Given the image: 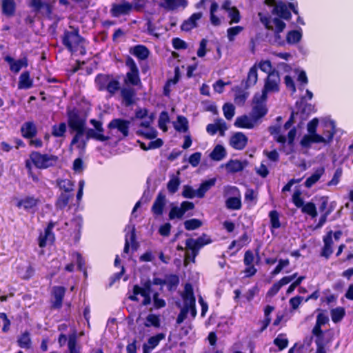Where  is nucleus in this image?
I'll return each mask as SVG.
<instances>
[{
	"mask_svg": "<svg viewBox=\"0 0 353 353\" xmlns=\"http://www.w3.org/2000/svg\"><path fill=\"white\" fill-rule=\"evenodd\" d=\"M224 117L228 120H231L235 114V107L231 103H225L223 106Z\"/></svg>",
	"mask_w": 353,
	"mask_h": 353,
	"instance_id": "48",
	"label": "nucleus"
},
{
	"mask_svg": "<svg viewBox=\"0 0 353 353\" xmlns=\"http://www.w3.org/2000/svg\"><path fill=\"white\" fill-rule=\"evenodd\" d=\"M202 225V222L197 219H192L187 220L184 222L185 228L187 230H193L200 228Z\"/></svg>",
	"mask_w": 353,
	"mask_h": 353,
	"instance_id": "55",
	"label": "nucleus"
},
{
	"mask_svg": "<svg viewBox=\"0 0 353 353\" xmlns=\"http://www.w3.org/2000/svg\"><path fill=\"white\" fill-rule=\"evenodd\" d=\"M334 138V134H327V137H323L319 134H307L301 141V145L303 148H309L313 143H328Z\"/></svg>",
	"mask_w": 353,
	"mask_h": 353,
	"instance_id": "10",
	"label": "nucleus"
},
{
	"mask_svg": "<svg viewBox=\"0 0 353 353\" xmlns=\"http://www.w3.org/2000/svg\"><path fill=\"white\" fill-rule=\"evenodd\" d=\"M133 8L132 3L123 1L119 3H112L110 12L112 17L119 18L121 16L129 15L132 11Z\"/></svg>",
	"mask_w": 353,
	"mask_h": 353,
	"instance_id": "9",
	"label": "nucleus"
},
{
	"mask_svg": "<svg viewBox=\"0 0 353 353\" xmlns=\"http://www.w3.org/2000/svg\"><path fill=\"white\" fill-rule=\"evenodd\" d=\"M68 122L70 127L75 130L76 132H85V119L81 118L74 111H70L68 113Z\"/></svg>",
	"mask_w": 353,
	"mask_h": 353,
	"instance_id": "11",
	"label": "nucleus"
},
{
	"mask_svg": "<svg viewBox=\"0 0 353 353\" xmlns=\"http://www.w3.org/2000/svg\"><path fill=\"white\" fill-rule=\"evenodd\" d=\"M72 197L73 194L62 192L57 200L56 207L60 210L65 208L68 205L70 199Z\"/></svg>",
	"mask_w": 353,
	"mask_h": 353,
	"instance_id": "42",
	"label": "nucleus"
},
{
	"mask_svg": "<svg viewBox=\"0 0 353 353\" xmlns=\"http://www.w3.org/2000/svg\"><path fill=\"white\" fill-rule=\"evenodd\" d=\"M65 293V288L62 286H56L53 288V296L54 301L52 306L54 308H60L62 305L63 299Z\"/></svg>",
	"mask_w": 353,
	"mask_h": 353,
	"instance_id": "28",
	"label": "nucleus"
},
{
	"mask_svg": "<svg viewBox=\"0 0 353 353\" xmlns=\"http://www.w3.org/2000/svg\"><path fill=\"white\" fill-rule=\"evenodd\" d=\"M169 115L168 113L165 111L162 112L159 117V126L161 130H162L163 132H165L168 130L167 128V123L169 122Z\"/></svg>",
	"mask_w": 353,
	"mask_h": 353,
	"instance_id": "54",
	"label": "nucleus"
},
{
	"mask_svg": "<svg viewBox=\"0 0 353 353\" xmlns=\"http://www.w3.org/2000/svg\"><path fill=\"white\" fill-rule=\"evenodd\" d=\"M258 79V74H257V68L255 65L252 66L248 74L246 82H245V88H248L251 86L254 85Z\"/></svg>",
	"mask_w": 353,
	"mask_h": 353,
	"instance_id": "39",
	"label": "nucleus"
},
{
	"mask_svg": "<svg viewBox=\"0 0 353 353\" xmlns=\"http://www.w3.org/2000/svg\"><path fill=\"white\" fill-rule=\"evenodd\" d=\"M82 41L83 38L79 35L78 29H74L72 31L65 30L62 37L63 44L71 52L76 51L77 47Z\"/></svg>",
	"mask_w": 353,
	"mask_h": 353,
	"instance_id": "7",
	"label": "nucleus"
},
{
	"mask_svg": "<svg viewBox=\"0 0 353 353\" xmlns=\"http://www.w3.org/2000/svg\"><path fill=\"white\" fill-rule=\"evenodd\" d=\"M272 12L273 14H276L279 18L285 20H289L292 17L291 12L288 8L287 3L283 1H279L275 3Z\"/></svg>",
	"mask_w": 353,
	"mask_h": 353,
	"instance_id": "15",
	"label": "nucleus"
},
{
	"mask_svg": "<svg viewBox=\"0 0 353 353\" xmlns=\"http://www.w3.org/2000/svg\"><path fill=\"white\" fill-rule=\"evenodd\" d=\"M30 335V332L26 331L19 336L17 343L20 347L24 349H30L31 347L32 341Z\"/></svg>",
	"mask_w": 353,
	"mask_h": 353,
	"instance_id": "41",
	"label": "nucleus"
},
{
	"mask_svg": "<svg viewBox=\"0 0 353 353\" xmlns=\"http://www.w3.org/2000/svg\"><path fill=\"white\" fill-rule=\"evenodd\" d=\"M301 208L302 212L310 215L312 218H315L317 216L316 206L312 202L307 203Z\"/></svg>",
	"mask_w": 353,
	"mask_h": 353,
	"instance_id": "53",
	"label": "nucleus"
},
{
	"mask_svg": "<svg viewBox=\"0 0 353 353\" xmlns=\"http://www.w3.org/2000/svg\"><path fill=\"white\" fill-rule=\"evenodd\" d=\"M165 337V334L163 333H159L155 336H151L148 340V345L150 349H154L155 347H157L159 342L164 339Z\"/></svg>",
	"mask_w": 353,
	"mask_h": 353,
	"instance_id": "50",
	"label": "nucleus"
},
{
	"mask_svg": "<svg viewBox=\"0 0 353 353\" xmlns=\"http://www.w3.org/2000/svg\"><path fill=\"white\" fill-rule=\"evenodd\" d=\"M226 156V151L223 146L216 145L210 154V157L216 161H221Z\"/></svg>",
	"mask_w": 353,
	"mask_h": 353,
	"instance_id": "35",
	"label": "nucleus"
},
{
	"mask_svg": "<svg viewBox=\"0 0 353 353\" xmlns=\"http://www.w3.org/2000/svg\"><path fill=\"white\" fill-rule=\"evenodd\" d=\"M57 185L59 188L63 190L64 193L70 194L74 190V184L69 179H58Z\"/></svg>",
	"mask_w": 353,
	"mask_h": 353,
	"instance_id": "43",
	"label": "nucleus"
},
{
	"mask_svg": "<svg viewBox=\"0 0 353 353\" xmlns=\"http://www.w3.org/2000/svg\"><path fill=\"white\" fill-rule=\"evenodd\" d=\"M331 317L334 323L340 322L345 315V310L342 307H338L331 310Z\"/></svg>",
	"mask_w": 353,
	"mask_h": 353,
	"instance_id": "44",
	"label": "nucleus"
},
{
	"mask_svg": "<svg viewBox=\"0 0 353 353\" xmlns=\"http://www.w3.org/2000/svg\"><path fill=\"white\" fill-rule=\"evenodd\" d=\"M248 142V138L244 134H234L230 140V145L236 150H242Z\"/></svg>",
	"mask_w": 353,
	"mask_h": 353,
	"instance_id": "23",
	"label": "nucleus"
},
{
	"mask_svg": "<svg viewBox=\"0 0 353 353\" xmlns=\"http://www.w3.org/2000/svg\"><path fill=\"white\" fill-rule=\"evenodd\" d=\"M301 192L300 190H296L292 195V201L297 208H302L304 205L303 199L301 197Z\"/></svg>",
	"mask_w": 353,
	"mask_h": 353,
	"instance_id": "64",
	"label": "nucleus"
},
{
	"mask_svg": "<svg viewBox=\"0 0 353 353\" xmlns=\"http://www.w3.org/2000/svg\"><path fill=\"white\" fill-rule=\"evenodd\" d=\"M227 130V124L223 119L215 120L214 123L208 124L206 128L208 132H225Z\"/></svg>",
	"mask_w": 353,
	"mask_h": 353,
	"instance_id": "29",
	"label": "nucleus"
},
{
	"mask_svg": "<svg viewBox=\"0 0 353 353\" xmlns=\"http://www.w3.org/2000/svg\"><path fill=\"white\" fill-rule=\"evenodd\" d=\"M184 214L180 207L174 206L171 208L169 212V219L173 220L174 219H181L183 218Z\"/></svg>",
	"mask_w": 353,
	"mask_h": 353,
	"instance_id": "58",
	"label": "nucleus"
},
{
	"mask_svg": "<svg viewBox=\"0 0 353 353\" xmlns=\"http://www.w3.org/2000/svg\"><path fill=\"white\" fill-rule=\"evenodd\" d=\"M243 28L241 26H235L228 28L227 30V34L229 41H233L234 40L235 36L238 35L243 30Z\"/></svg>",
	"mask_w": 353,
	"mask_h": 353,
	"instance_id": "60",
	"label": "nucleus"
},
{
	"mask_svg": "<svg viewBox=\"0 0 353 353\" xmlns=\"http://www.w3.org/2000/svg\"><path fill=\"white\" fill-rule=\"evenodd\" d=\"M324 246L322 250L321 255L326 259H328L330 256L332 254V232L330 231L327 234L323 237Z\"/></svg>",
	"mask_w": 353,
	"mask_h": 353,
	"instance_id": "27",
	"label": "nucleus"
},
{
	"mask_svg": "<svg viewBox=\"0 0 353 353\" xmlns=\"http://www.w3.org/2000/svg\"><path fill=\"white\" fill-rule=\"evenodd\" d=\"M24 138L27 139L28 143L35 148H40L42 146V141L37 137V134H23Z\"/></svg>",
	"mask_w": 353,
	"mask_h": 353,
	"instance_id": "45",
	"label": "nucleus"
},
{
	"mask_svg": "<svg viewBox=\"0 0 353 353\" xmlns=\"http://www.w3.org/2000/svg\"><path fill=\"white\" fill-rule=\"evenodd\" d=\"M248 162L245 161H239L237 159H231L227 163L225 167L229 173H236L242 171L247 165Z\"/></svg>",
	"mask_w": 353,
	"mask_h": 353,
	"instance_id": "22",
	"label": "nucleus"
},
{
	"mask_svg": "<svg viewBox=\"0 0 353 353\" xmlns=\"http://www.w3.org/2000/svg\"><path fill=\"white\" fill-rule=\"evenodd\" d=\"M29 6L36 12H41L43 15L50 17L52 14V6L50 3L41 0H30Z\"/></svg>",
	"mask_w": 353,
	"mask_h": 353,
	"instance_id": "13",
	"label": "nucleus"
},
{
	"mask_svg": "<svg viewBox=\"0 0 353 353\" xmlns=\"http://www.w3.org/2000/svg\"><path fill=\"white\" fill-rule=\"evenodd\" d=\"M165 195L161 192H159L152 206L151 210L152 213L156 216H161L163 213V210L165 206Z\"/></svg>",
	"mask_w": 353,
	"mask_h": 353,
	"instance_id": "20",
	"label": "nucleus"
},
{
	"mask_svg": "<svg viewBox=\"0 0 353 353\" xmlns=\"http://www.w3.org/2000/svg\"><path fill=\"white\" fill-rule=\"evenodd\" d=\"M32 86V81L30 78L28 72H23L19 77L18 88L19 89H29Z\"/></svg>",
	"mask_w": 353,
	"mask_h": 353,
	"instance_id": "38",
	"label": "nucleus"
},
{
	"mask_svg": "<svg viewBox=\"0 0 353 353\" xmlns=\"http://www.w3.org/2000/svg\"><path fill=\"white\" fill-rule=\"evenodd\" d=\"M290 264L288 259H280L279 264L276 266L274 270L272 272V275H276L281 272V270L287 267Z\"/></svg>",
	"mask_w": 353,
	"mask_h": 353,
	"instance_id": "63",
	"label": "nucleus"
},
{
	"mask_svg": "<svg viewBox=\"0 0 353 353\" xmlns=\"http://www.w3.org/2000/svg\"><path fill=\"white\" fill-rule=\"evenodd\" d=\"M280 77L278 71L274 70L268 74L261 94L268 96V92L279 91Z\"/></svg>",
	"mask_w": 353,
	"mask_h": 353,
	"instance_id": "8",
	"label": "nucleus"
},
{
	"mask_svg": "<svg viewBox=\"0 0 353 353\" xmlns=\"http://www.w3.org/2000/svg\"><path fill=\"white\" fill-rule=\"evenodd\" d=\"M2 12L7 17L12 16L15 12V3L14 0H3Z\"/></svg>",
	"mask_w": 353,
	"mask_h": 353,
	"instance_id": "40",
	"label": "nucleus"
},
{
	"mask_svg": "<svg viewBox=\"0 0 353 353\" xmlns=\"http://www.w3.org/2000/svg\"><path fill=\"white\" fill-rule=\"evenodd\" d=\"M231 190H232V193L234 194H236V192L237 193L238 196H234L232 197H229L225 201V206L229 210H240L241 208V196L239 194V191L236 187H231Z\"/></svg>",
	"mask_w": 353,
	"mask_h": 353,
	"instance_id": "19",
	"label": "nucleus"
},
{
	"mask_svg": "<svg viewBox=\"0 0 353 353\" xmlns=\"http://www.w3.org/2000/svg\"><path fill=\"white\" fill-rule=\"evenodd\" d=\"M54 224L55 223L53 222H50L45 230L44 235H40L39 238V247L44 248L46 245L48 241H52L54 240V236L53 233L52 232V230L53 229Z\"/></svg>",
	"mask_w": 353,
	"mask_h": 353,
	"instance_id": "24",
	"label": "nucleus"
},
{
	"mask_svg": "<svg viewBox=\"0 0 353 353\" xmlns=\"http://www.w3.org/2000/svg\"><path fill=\"white\" fill-rule=\"evenodd\" d=\"M17 273L23 279H29L34 274V270L31 265L27 264L17 268Z\"/></svg>",
	"mask_w": 353,
	"mask_h": 353,
	"instance_id": "34",
	"label": "nucleus"
},
{
	"mask_svg": "<svg viewBox=\"0 0 353 353\" xmlns=\"http://www.w3.org/2000/svg\"><path fill=\"white\" fill-rule=\"evenodd\" d=\"M134 294H139L141 296L146 297L148 296L153 295L155 292L153 291L152 288V282L150 279L145 281H141V286L134 285L133 287Z\"/></svg>",
	"mask_w": 353,
	"mask_h": 353,
	"instance_id": "17",
	"label": "nucleus"
},
{
	"mask_svg": "<svg viewBox=\"0 0 353 353\" xmlns=\"http://www.w3.org/2000/svg\"><path fill=\"white\" fill-rule=\"evenodd\" d=\"M302 37L301 32L298 30L290 31L286 37V41L290 44H295L298 43Z\"/></svg>",
	"mask_w": 353,
	"mask_h": 353,
	"instance_id": "47",
	"label": "nucleus"
},
{
	"mask_svg": "<svg viewBox=\"0 0 353 353\" xmlns=\"http://www.w3.org/2000/svg\"><path fill=\"white\" fill-rule=\"evenodd\" d=\"M270 219L271 227L274 229L279 228L281 227V223L279 221V214L277 211L272 210L269 213Z\"/></svg>",
	"mask_w": 353,
	"mask_h": 353,
	"instance_id": "57",
	"label": "nucleus"
},
{
	"mask_svg": "<svg viewBox=\"0 0 353 353\" xmlns=\"http://www.w3.org/2000/svg\"><path fill=\"white\" fill-rule=\"evenodd\" d=\"M259 123L250 114V115H243L238 117L234 122V125L238 128L251 129L259 125Z\"/></svg>",
	"mask_w": 353,
	"mask_h": 353,
	"instance_id": "14",
	"label": "nucleus"
},
{
	"mask_svg": "<svg viewBox=\"0 0 353 353\" xmlns=\"http://www.w3.org/2000/svg\"><path fill=\"white\" fill-rule=\"evenodd\" d=\"M90 139L104 142L105 144L114 145L121 138H114L113 134H112V136L105 135L104 134H75L71 141V146L83 150L85 148L86 142Z\"/></svg>",
	"mask_w": 353,
	"mask_h": 353,
	"instance_id": "2",
	"label": "nucleus"
},
{
	"mask_svg": "<svg viewBox=\"0 0 353 353\" xmlns=\"http://www.w3.org/2000/svg\"><path fill=\"white\" fill-rule=\"evenodd\" d=\"M267 99L268 96L260 93H256L252 99V108L250 114L258 123H260L261 119L268 113Z\"/></svg>",
	"mask_w": 353,
	"mask_h": 353,
	"instance_id": "5",
	"label": "nucleus"
},
{
	"mask_svg": "<svg viewBox=\"0 0 353 353\" xmlns=\"http://www.w3.org/2000/svg\"><path fill=\"white\" fill-rule=\"evenodd\" d=\"M136 91L133 88L124 87L121 89V96L123 103L126 106H130L134 103Z\"/></svg>",
	"mask_w": 353,
	"mask_h": 353,
	"instance_id": "21",
	"label": "nucleus"
},
{
	"mask_svg": "<svg viewBox=\"0 0 353 353\" xmlns=\"http://www.w3.org/2000/svg\"><path fill=\"white\" fill-rule=\"evenodd\" d=\"M325 170L323 168L317 169L310 177L305 181V186L307 188H311L315 184L323 174Z\"/></svg>",
	"mask_w": 353,
	"mask_h": 353,
	"instance_id": "36",
	"label": "nucleus"
},
{
	"mask_svg": "<svg viewBox=\"0 0 353 353\" xmlns=\"http://www.w3.org/2000/svg\"><path fill=\"white\" fill-rule=\"evenodd\" d=\"M180 180L178 177H172L167 184V188L170 194H174L179 189Z\"/></svg>",
	"mask_w": 353,
	"mask_h": 353,
	"instance_id": "56",
	"label": "nucleus"
},
{
	"mask_svg": "<svg viewBox=\"0 0 353 353\" xmlns=\"http://www.w3.org/2000/svg\"><path fill=\"white\" fill-rule=\"evenodd\" d=\"M274 343L282 350L287 347L288 345V340L283 334H279L274 340Z\"/></svg>",
	"mask_w": 353,
	"mask_h": 353,
	"instance_id": "59",
	"label": "nucleus"
},
{
	"mask_svg": "<svg viewBox=\"0 0 353 353\" xmlns=\"http://www.w3.org/2000/svg\"><path fill=\"white\" fill-rule=\"evenodd\" d=\"M113 76L110 74H100L96 77L95 82L100 91L105 90Z\"/></svg>",
	"mask_w": 353,
	"mask_h": 353,
	"instance_id": "32",
	"label": "nucleus"
},
{
	"mask_svg": "<svg viewBox=\"0 0 353 353\" xmlns=\"http://www.w3.org/2000/svg\"><path fill=\"white\" fill-rule=\"evenodd\" d=\"M216 179H210L201 183L199 188L196 190V197L203 198L205 193L215 185Z\"/></svg>",
	"mask_w": 353,
	"mask_h": 353,
	"instance_id": "30",
	"label": "nucleus"
},
{
	"mask_svg": "<svg viewBox=\"0 0 353 353\" xmlns=\"http://www.w3.org/2000/svg\"><path fill=\"white\" fill-rule=\"evenodd\" d=\"M321 124L325 128L324 132H336L335 122L330 118H323L321 119Z\"/></svg>",
	"mask_w": 353,
	"mask_h": 353,
	"instance_id": "49",
	"label": "nucleus"
},
{
	"mask_svg": "<svg viewBox=\"0 0 353 353\" xmlns=\"http://www.w3.org/2000/svg\"><path fill=\"white\" fill-rule=\"evenodd\" d=\"M68 346L69 353H80L79 349L77 347V339L74 336H70L69 337Z\"/></svg>",
	"mask_w": 353,
	"mask_h": 353,
	"instance_id": "62",
	"label": "nucleus"
},
{
	"mask_svg": "<svg viewBox=\"0 0 353 353\" xmlns=\"http://www.w3.org/2000/svg\"><path fill=\"white\" fill-rule=\"evenodd\" d=\"M6 62L10 65V69L14 73H18L22 68H26L28 66V59L26 57L14 60L10 56H6L4 58Z\"/></svg>",
	"mask_w": 353,
	"mask_h": 353,
	"instance_id": "16",
	"label": "nucleus"
},
{
	"mask_svg": "<svg viewBox=\"0 0 353 353\" xmlns=\"http://www.w3.org/2000/svg\"><path fill=\"white\" fill-rule=\"evenodd\" d=\"M182 196L187 199H193L196 196V190H194L191 186L185 185L183 186Z\"/></svg>",
	"mask_w": 353,
	"mask_h": 353,
	"instance_id": "61",
	"label": "nucleus"
},
{
	"mask_svg": "<svg viewBox=\"0 0 353 353\" xmlns=\"http://www.w3.org/2000/svg\"><path fill=\"white\" fill-rule=\"evenodd\" d=\"M144 325L147 327H149L152 325L155 327H160V319L157 315L150 314L148 315V316L146 317V321L144 323Z\"/></svg>",
	"mask_w": 353,
	"mask_h": 353,
	"instance_id": "51",
	"label": "nucleus"
},
{
	"mask_svg": "<svg viewBox=\"0 0 353 353\" xmlns=\"http://www.w3.org/2000/svg\"><path fill=\"white\" fill-rule=\"evenodd\" d=\"M130 53L141 60H145L148 57L150 51L145 46L138 45L130 50Z\"/></svg>",
	"mask_w": 353,
	"mask_h": 353,
	"instance_id": "31",
	"label": "nucleus"
},
{
	"mask_svg": "<svg viewBox=\"0 0 353 353\" xmlns=\"http://www.w3.org/2000/svg\"><path fill=\"white\" fill-rule=\"evenodd\" d=\"M39 203V199L33 196H27L18 201L17 207L23 208L26 211L34 210Z\"/></svg>",
	"mask_w": 353,
	"mask_h": 353,
	"instance_id": "18",
	"label": "nucleus"
},
{
	"mask_svg": "<svg viewBox=\"0 0 353 353\" xmlns=\"http://www.w3.org/2000/svg\"><path fill=\"white\" fill-rule=\"evenodd\" d=\"M128 230V232L125 235V245L123 248V252L128 254L130 250V244L132 250L135 251L139 247V243L136 241L135 234V226L128 225L125 228V230Z\"/></svg>",
	"mask_w": 353,
	"mask_h": 353,
	"instance_id": "12",
	"label": "nucleus"
},
{
	"mask_svg": "<svg viewBox=\"0 0 353 353\" xmlns=\"http://www.w3.org/2000/svg\"><path fill=\"white\" fill-rule=\"evenodd\" d=\"M211 242L212 240L210 237L205 234H203L196 239H194L192 238L188 239L185 241V245L188 250L191 251V254L187 253L185 254V261H192V262H194L199 250Z\"/></svg>",
	"mask_w": 353,
	"mask_h": 353,
	"instance_id": "4",
	"label": "nucleus"
},
{
	"mask_svg": "<svg viewBox=\"0 0 353 353\" xmlns=\"http://www.w3.org/2000/svg\"><path fill=\"white\" fill-rule=\"evenodd\" d=\"M59 157L49 153L42 154L37 151L32 152L29 155V159L26 161V168L29 170L32 169V163L38 169L44 170L57 165Z\"/></svg>",
	"mask_w": 353,
	"mask_h": 353,
	"instance_id": "1",
	"label": "nucleus"
},
{
	"mask_svg": "<svg viewBox=\"0 0 353 353\" xmlns=\"http://www.w3.org/2000/svg\"><path fill=\"white\" fill-rule=\"evenodd\" d=\"M119 90L120 82L118 79H116L114 77H112L105 89V90H107L111 95H114Z\"/></svg>",
	"mask_w": 353,
	"mask_h": 353,
	"instance_id": "52",
	"label": "nucleus"
},
{
	"mask_svg": "<svg viewBox=\"0 0 353 353\" xmlns=\"http://www.w3.org/2000/svg\"><path fill=\"white\" fill-rule=\"evenodd\" d=\"M125 65L128 68L129 71L126 73L124 79V83L126 85H138L141 83L139 77V68L134 59L128 57L125 60Z\"/></svg>",
	"mask_w": 353,
	"mask_h": 353,
	"instance_id": "6",
	"label": "nucleus"
},
{
	"mask_svg": "<svg viewBox=\"0 0 353 353\" xmlns=\"http://www.w3.org/2000/svg\"><path fill=\"white\" fill-rule=\"evenodd\" d=\"M174 129L178 132H185L188 130V121L183 116H178L175 121H173Z\"/></svg>",
	"mask_w": 353,
	"mask_h": 353,
	"instance_id": "37",
	"label": "nucleus"
},
{
	"mask_svg": "<svg viewBox=\"0 0 353 353\" xmlns=\"http://www.w3.org/2000/svg\"><path fill=\"white\" fill-rule=\"evenodd\" d=\"M145 135V137L149 140L147 143V148L150 150L157 149L161 147L163 144V141L161 139H157L155 140H152L156 138L157 134H143Z\"/></svg>",
	"mask_w": 353,
	"mask_h": 353,
	"instance_id": "33",
	"label": "nucleus"
},
{
	"mask_svg": "<svg viewBox=\"0 0 353 353\" xmlns=\"http://www.w3.org/2000/svg\"><path fill=\"white\" fill-rule=\"evenodd\" d=\"M165 7L169 10H174L178 7H185L187 6L186 0H164Z\"/></svg>",
	"mask_w": 353,
	"mask_h": 353,
	"instance_id": "46",
	"label": "nucleus"
},
{
	"mask_svg": "<svg viewBox=\"0 0 353 353\" xmlns=\"http://www.w3.org/2000/svg\"><path fill=\"white\" fill-rule=\"evenodd\" d=\"M185 306L190 307L195 305L196 300L194 296L193 288L191 284L186 283L185 285L184 292L182 295Z\"/></svg>",
	"mask_w": 353,
	"mask_h": 353,
	"instance_id": "25",
	"label": "nucleus"
},
{
	"mask_svg": "<svg viewBox=\"0 0 353 353\" xmlns=\"http://www.w3.org/2000/svg\"><path fill=\"white\" fill-rule=\"evenodd\" d=\"M259 17L266 29L274 32V42L279 45L283 44L284 41L281 39L280 33L285 28V23L279 17L272 19L270 17L263 16L261 12L259 13Z\"/></svg>",
	"mask_w": 353,
	"mask_h": 353,
	"instance_id": "3",
	"label": "nucleus"
},
{
	"mask_svg": "<svg viewBox=\"0 0 353 353\" xmlns=\"http://www.w3.org/2000/svg\"><path fill=\"white\" fill-rule=\"evenodd\" d=\"M130 123L129 121L115 119L110 121L108 128L111 130L117 129L120 132H128Z\"/></svg>",
	"mask_w": 353,
	"mask_h": 353,
	"instance_id": "26",
	"label": "nucleus"
}]
</instances>
